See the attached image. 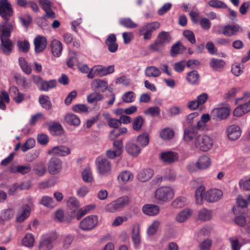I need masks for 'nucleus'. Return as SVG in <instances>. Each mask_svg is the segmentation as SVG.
Segmentation results:
<instances>
[{
    "label": "nucleus",
    "instance_id": "f257e3e1",
    "mask_svg": "<svg viewBox=\"0 0 250 250\" xmlns=\"http://www.w3.org/2000/svg\"><path fill=\"white\" fill-rule=\"evenodd\" d=\"M234 104L237 106L233 110V116L241 117L250 112V92L246 91L243 95L236 98Z\"/></svg>",
    "mask_w": 250,
    "mask_h": 250
},
{
    "label": "nucleus",
    "instance_id": "f03ea898",
    "mask_svg": "<svg viewBox=\"0 0 250 250\" xmlns=\"http://www.w3.org/2000/svg\"><path fill=\"white\" fill-rule=\"evenodd\" d=\"M214 140L208 135L202 134L197 136L192 145V148L194 150L202 152H208L213 147Z\"/></svg>",
    "mask_w": 250,
    "mask_h": 250
},
{
    "label": "nucleus",
    "instance_id": "7ed1b4c3",
    "mask_svg": "<svg viewBox=\"0 0 250 250\" xmlns=\"http://www.w3.org/2000/svg\"><path fill=\"white\" fill-rule=\"evenodd\" d=\"M174 195L173 188L169 186H161L156 189L154 193L156 200L164 203L170 201Z\"/></svg>",
    "mask_w": 250,
    "mask_h": 250
},
{
    "label": "nucleus",
    "instance_id": "20e7f679",
    "mask_svg": "<svg viewBox=\"0 0 250 250\" xmlns=\"http://www.w3.org/2000/svg\"><path fill=\"white\" fill-rule=\"evenodd\" d=\"M95 165L97 173L102 176H107L111 174L112 165L106 158L99 156L95 160Z\"/></svg>",
    "mask_w": 250,
    "mask_h": 250
},
{
    "label": "nucleus",
    "instance_id": "39448f33",
    "mask_svg": "<svg viewBox=\"0 0 250 250\" xmlns=\"http://www.w3.org/2000/svg\"><path fill=\"white\" fill-rule=\"evenodd\" d=\"M129 199L127 196H123L107 204L104 208L106 211L114 213L121 211L129 203Z\"/></svg>",
    "mask_w": 250,
    "mask_h": 250
},
{
    "label": "nucleus",
    "instance_id": "423d86ee",
    "mask_svg": "<svg viewBox=\"0 0 250 250\" xmlns=\"http://www.w3.org/2000/svg\"><path fill=\"white\" fill-rule=\"evenodd\" d=\"M115 71L114 65L104 66L101 65H95L93 67L87 75V77L92 79L95 76L103 77L113 73Z\"/></svg>",
    "mask_w": 250,
    "mask_h": 250
},
{
    "label": "nucleus",
    "instance_id": "0eeeda50",
    "mask_svg": "<svg viewBox=\"0 0 250 250\" xmlns=\"http://www.w3.org/2000/svg\"><path fill=\"white\" fill-rule=\"evenodd\" d=\"M99 222L98 217L96 215H88L79 223V228L84 231H91L95 228Z\"/></svg>",
    "mask_w": 250,
    "mask_h": 250
},
{
    "label": "nucleus",
    "instance_id": "6e6552de",
    "mask_svg": "<svg viewBox=\"0 0 250 250\" xmlns=\"http://www.w3.org/2000/svg\"><path fill=\"white\" fill-rule=\"evenodd\" d=\"M58 237L55 232H50L45 234L39 244V250H51L53 247L52 242Z\"/></svg>",
    "mask_w": 250,
    "mask_h": 250
},
{
    "label": "nucleus",
    "instance_id": "1a4fd4ad",
    "mask_svg": "<svg viewBox=\"0 0 250 250\" xmlns=\"http://www.w3.org/2000/svg\"><path fill=\"white\" fill-rule=\"evenodd\" d=\"M13 15V10L8 0H0V16L5 21H8Z\"/></svg>",
    "mask_w": 250,
    "mask_h": 250
},
{
    "label": "nucleus",
    "instance_id": "9d476101",
    "mask_svg": "<svg viewBox=\"0 0 250 250\" xmlns=\"http://www.w3.org/2000/svg\"><path fill=\"white\" fill-rule=\"evenodd\" d=\"M160 27V23L158 22H153L147 23L142 27L139 32L141 35L143 36L145 40L150 39L151 37V33Z\"/></svg>",
    "mask_w": 250,
    "mask_h": 250
},
{
    "label": "nucleus",
    "instance_id": "9b49d317",
    "mask_svg": "<svg viewBox=\"0 0 250 250\" xmlns=\"http://www.w3.org/2000/svg\"><path fill=\"white\" fill-rule=\"evenodd\" d=\"M48 171L51 175L59 173L62 169V161L58 158L52 157L48 163Z\"/></svg>",
    "mask_w": 250,
    "mask_h": 250
},
{
    "label": "nucleus",
    "instance_id": "f8f14e48",
    "mask_svg": "<svg viewBox=\"0 0 250 250\" xmlns=\"http://www.w3.org/2000/svg\"><path fill=\"white\" fill-rule=\"evenodd\" d=\"M230 108L229 106H218L211 111V114L214 118L220 120L228 118L230 114Z\"/></svg>",
    "mask_w": 250,
    "mask_h": 250
},
{
    "label": "nucleus",
    "instance_id": "ddd939ff",
    "mask_svg": "<svg viewBox=\"0 0 250 250\" xmlns=\"http://www.w3.org/2000/svg\"><path fill=\"white\" fill-rule=\"evenodd\" d=\"M223 196V191L218 188H211L207 190L206 201L208 203H216L220 200Z\"/></svg>",
    "mask_w": 250,
    "mask_h": 250
},
{
    "label": "nucleus",
    "instance_id": "4468645a",
    "mask_svg": "<svg viewBox=\"0 0 250 250\" xmlns=\"http://www.w3.org/2000/svg\"><path fill=\"white\" fill-rule=\"evenodd\" d=\"M160 159L165 164H171L178 160L179 155L177 153L174 151H163L160 154Z\"/></svg>",
    "mask_w": 250,
    "mask_h": 250
},
{
    "label": "nucleus",
    "instance_id": "2eb2a0df",
    "mask_svg": "<svg viewBox=\"0 0 250 250\" xmlns=\"http://www.w3.org/2000/svg\"><path fill=\"white\" fill-rule=\"evenodd\" d=\"M71 153L70 148L64 146H56L49 149L47 154L51 156H65Z\"/></svg>",
    "mask_w": 250,
    "mask_h": 250
},
{
    "label": "nucleus",
    "instance_id": "dca6fc26",
    "mask_svg": "<svg viewBox=\"0 0 250 250\" xmlns=\"http://www.w3.org/2000/svg\"><path fill=\"white\" fill-rule=\"evenodd\" d=\"M171 37L168 32L162 31L159 33L156 42L151 45V48L154 50L158 49L160 46L169 43Z\"/></svg>",
    "mask_w": 250,
    "mask_h": 250
},
{
    "label": "nucleus",
    "instance_id": "f3484780",
    "mask_svg": "<svg viewBox=\"0 0 250 250\" xmlns=\"http://www.w3.org/2000/svg\"><path fill=\"white\" fill-rule=\"evenodd\" d=\"M131 237L135 249H139L141 244V237L140 227L139 225L135 224L133 226Z\"/></svg>",
    "mask_w": 250,
    "mask_h": 250
},
{
    "label": "nucleus",
    "instance_id": "a211bd4d",
    "mask_svg": "<svg viewBox=\"0 0 250 250\" xmlns=\"http://www.w3.org/2000/svg\"><path fill=\"white\" fill-rule=\"evenodd\" d=\"M226 133L228 138L230 140L234 141L240 138L242 131L239 126L232 125L227 127Z\"/></svg>",
    "mask_w": 250,
    "mask_h": 250
},
{
    "label": "nucleus",
    "instance_id": "6ab92c4d",
    "mask_svg": "<svg viewBox=\"0 0 250 250\" xmlns=\"http://www.w3.org/2000/svg\"><path fill=\"white\" fill-rule=\"evenodd\" d=\"M207 195V190H206L205 188L203 186H200L197 188L195 191V202L197 205H202L204 202L206 201V196Z\"/></svg>",
    "mask_w": 250,
    "mask_h": 250
},
{
    "label": "nucleus",
    "instance_id": "aec40b11",
    "mask_svg": "<svg viewBox=\"0 0 250 250\" xmlns=\"http://www.w3.org/2000/svg\"><path fill=\"white\" fill-rule=\"evenodd\" d=\"M0 23V39H5L9 38L13 29L11 23L7 22Z\"/></svg>",
    "mask_w": 250,
    "mask_h": 250
},
{
    "label": "nucleus",
    "instance_id": "412c9836",
    "mask_svg": "<svg viewBox=\"0 0 250 250\" xmlns=\"http://www.w3.org/2000/svg\"><path fill=\"white\" fill-rule=\"evenodd\" d=\"M30 207L27 205L22 206L18 210L16 215V221L21 223L25 220L30 215Z\"/></svg>",
    "mask_w": 250,
    "mask_h": 250
},
{
    "label": "nucleus",
    "instance_id": "4be33fe9",
    "mask_svg": "<svg viewBox=\"0 0 250 250\" xmlns=\"http://www.w3.org/2000/svg\"><path fill=\"white\" fill-rule=\"evenodd\" d=\"M34 44L36 53H41L46 48L47 45L46 39L44 36H38L34 40Z\"/></svg>",
    "mask_w": 250,
    "mask_h": 250
},
{
    "label": "nucleus",
    "instance_id": "5701e85b",
    "mask_svg": "<svg viewBox=\"0 0 250 250\" xmlns=\"http://www.w3.org/2000/svg\"><path fill=\"white\" fill-rule=\"evenodd\" d=\"M242 31V28L238 24L227 25L222 29V33L226 36H232Z\"/></svg>",
    "mask_w": 250,
    "mask_h": 250
},
{
    "label": "nucleus",
    "instance_id": "b1692460",
    "mask_svg": "<svg viewBox=\"0 0 250 250\" xmlns=\"http://www.w3.org/2000/svg\"><path fill=\"white\" fill-rule=\"evenodd\" d=\"M125 150L128 154L134 157L138 156L141 152V147L131 141L125 144Z\"/></svg>",
    "mask_w": 250,
    "mask_h": 250
},
{
    "label": "nucleus",
    "instance_id": "393cba45",
    "mask_svg": "<svg viewBox=\"0 0 250 250\" xmlns=\"http://www.w3.org/2000/svg\"><path fill=\"white\" fill-rule=\"evenodd\" d=\"M0 50L5 55H9L13 50V43L9 38L0 39Z\"/></svg>",
    "mask_w": 250,
    "mask_h": 250
},
{
    "label": "nucleus",
    "instance_id": "a878e982",
    "mask_svg": "<svg viewBox=\"0 0 250 250\" xmlns=\"http://www.w3.org/2000/svg\"><path fill=\"white\" fill-rule=\"evenodd\" d=\"M211 165V160L209 157L203 155L199 157L195 166L200 170L208 169Z\"/></svg>",
    "mask_w": 250,
    "mask_h": 250
},
{
    "label": "nucleus",
    "instance_id": "bb28decb",
    "mask_svg": "<svg viewBox=\"0 0 250 250\" xmlns=\"http://www.w3.org/2000/svg\"><path fill=\"white\" fill-rule=\"evenodd\" d=\"M64 123L68 125L77 127L81 124V120L79 117L73 113H67L63 118Z\"/></svg>",
    "mask_w": 250,
    "mask_h": 250
},
{
    "label": "nucleus",
    "instance_id": "cd10ccee",
    "mask_svg": "<svg viewBox=\"0 0 250 250\" xmlns=\"http://www.w3.org/2000/svg\"><path fill=\"white\" fill-rule=\"evenodd\" d=\"M105 43L109 52L114 53L118 50V45L116 42V37L114 34L109 35L105 40Z\"/></svg>",
    "mask_w": 250,
    "mask_h": 250
},
{
    "label": "nucleus",
    "instance_id": "c85d7f7f",
    "mask_svg": "<svg viewBox=\"0 0 250 250\" xmlns=\"http://www.w3.org/2000/svg\"><path fill=\"white\" fill-rule=\"evenodd\" d=\"M192 212V209L186 208L177 214L175 220L178 223H184L191 216Z\"/></svg>",
    "mask_w": 250,
    "mask_h": 250
},
{
    "label": "nucleus",
    "instance_id": "c756f323",
    "mask_svg": "<svg viewBox=\"0 0 250 250\" xmlns=\"http://www.w3.org/2000/svg\"><path fill=\"white\" fill-rule=\"evenodd\" d=\"M213 211L211 209L204 208L198 211V218L202 221L210 220L213 216Z\"/></svg>",
    "mask_w": 250,
    "mask_h": 250
},
{
    "label": "nucleus",
    "instance_id": "7c9ffc66",
    "mask_svg": "<svg viewBox=\"0 0 250 250\" xmlns=\"http://www.w3.org/2000/svg\"><path fill=\"white\" fill-rule=\"evenodd\" d=\"M9 93L11 97L16 103L20 104L23 101L24 94L20 93L16 87H11L9 89Z\"/></svg>",
    "mask_w": 250,
    "mask_h": 250
},
{
    "label": "nucleus",
    "instance_id": "2f4dec72",
    "mask_svg": "<svg viewBox=\"0 0 250 250\" xmlns=\"http://www.w3.org/2000/svg\"><path fill=\"white\" fill-rule=\"evenodd\" d=\"M35 243V239L34 236L31 233H26L21 241V245L28 248L33 247Z\"/></svg>",
    "mask_w": 250,
    "mask_h": 250
},
{
    "label": "nucleus",
    "instance_id": "473e14b6",
    "mask_svg": "<svg viewBox=\"0 0 250 250\" xmlns=\"http://www.w3.org/2000/svg\"><path fill=\"white\" fill-rule=\"evenodd\" d=\"M195 127L196 125L185 129L183 138L185 141L189 142L193 138L197 137L198 129Z\"/></svg>",
    "mask_w": 250,
    "mask_h": 250
},
{
    "label": "nucleus",
    "instance_id": "72a5a7b5",
    "mask_svg": "<svg viewBox=\"0 0 250 250\" xmlns=\"http://www.w3.org/2000/svg\"><path fill=\"white\" fill-rule=\"evenodd\" d=\"M91 87L93 90L100 89L101 91L104 92L107 89L108 84L105 81L95 79L92 82Z\"/></svg>",
    "mask_w": 250,
    "mask_h": 250
},
{
    "label": "nucleus",
    "instance_id": "f704fd0d",
    "mask_svg": "<svg viewBox=\"0 0 250 250\" xmlns=\"http://www.w3.org/2000/svg\"><path fill=\"white\" fill-rule=\"evenodd\" d=\"M160 209L158 206L152 205L147 204L143 206V212L149 216H154L159 212Z\"/></svg>",
    "mask_w": 250,
    "mask_h": 250
},
{
    "label": "nucleus",
    "instance_id": "c9c22d12",
    "mask_svg": "<svg viewBox=\"0 0 250 250\" xmlns=\"http://www.w3.org/2000/svg\"><path fill=\"white\" fill-rule=\"evenodd\" d=\"M51 51L53 55L57 57L61 56L62 50V43L57 40H54L51 43Z\"/></svg>",
    "mask_w": 250,
    "mask_h": 250
},
{
    "label": "nucleus",
    "instance_id": "e433bc0d",
    "mask_svg": "<svg viewBox=\"0 0 250 250\" xmlns=\"http://www.w3.org/2000/svg\"><path fill=\"white\" fill-rule=\"evenodd\" d=\"M153 175V171L150 168L145 169L141 171L138 175L139 180L145 182L150 179Z\"/></svg>",
    "mask_w": 250,
    "mask_h": 250
},
{
    "label": "nucleus",
    "instance_id": "4c0bfd02",
    "mask_svg": "<svg viewBox=\"0 0 250 250\" xmlns=\"http://www.w3.org/2000/svg\"><path fill=\"white\" fill-rule=\"evenodd\" d=\"M161 222L158 220H155L148 226L146 233L148 236H151L156 233L160 226Z\"/></svg>",
    "mask_w": 250,
    "mask_h": 250
},
{
    "label": "nucleus",
    "instance_id": "58836bf2",
    "mask_svg": "<svg viewBox=\"0 0 250 250\" xmlns=\"http://www.w3.org/2000/svg\"><path fill=\"white\" fill-rule=\"evenodd\" d=\"M82 178L83 180L85 183H91L94 182V178L90 167H85L83 170L82 172Z\"/></svg>",
    "mask_w": 250,
    "mask_h": 250
},
{
    "label": "nucleus",
    "instance_id": "ea45409f",
    "mask_svg": "<svg viewBox=\"0 0 250 250\" xmlns=\"http://www.w3.org/2000/svg\"><path fill=\"white\" fill-rule=\"evenodd\" d=\"M103 98L104 96L102 94L99 92H94L87 95L86 100L88 103L93 104L102 101Z\"/></svg>",
    "mask_w": 250,
    "mask_h": 250
},
{
    "label": "nucleus",
    "instance_id": "a19ab883",
    "mask_svg": "<svg viewBox=\"0 0 250 250\" xmlns=\"http://www.w3.org/2000/svg\"><path fill=\"white\" fill-rule=\"evenodd\" d=\"M211 117L209 114L205 113L202 115L200 120L197 122L196 127L198 130H203L206 126V124L210 120Z\"/></svg>",
    "mask_w": 250,
    "mask_h": 250
},
{
    "label": "nucleus",
    "instance_id": "79ce46f5",
    "mask_svg": "<svg viewBox=\"0 0 250 250\" xmlns=\"http://www.w3.org/2000/svg\"><path fill=\"white\" fill-rule=\"evenodd\" d=\"M209 65L213 69L220 71L225 66L226 62L223 60L213 58L211 59Z\"/></svg>",
    "mask_w": 250,
    "mask_h": 250
},
{
    "label": "nucleus",
    "instance_id": "37998d69",
    "mask_svg": "<svg viewBox=\"0 0 250 250\" xmlns=\"http://www.w3.org/2000/svg\"><path fill=\"white\" fill-rule=\"evenodd\" d=\"M136 141L139 144L141 147L146 146L149 142V135L147 132H144L139 135Z\"/></svg>",
    "mask_w": 250,
    "mask_h": 250
},
{
    "label": "nucleus",
    "instance_id": "c03bdc74",
    "mask_svg": "<svg viewBox=\"0 0 250 250\" xmlns=\"http://www.w3.org/2000/svg\"><path fill=\"white\" fill-rule=\"evenodd\" d=\"M174 130L169 127H166L162 129L159 133L160 137L164 140H169L174 136Z\"/></svg>",
    "mask_w": 250,
    "mask_h": 250
},
{
    "label": "nucleus",
    "instance_id": "a18cd8bd",
    "mask_svg": "<svg viewBox=\"0 0 250 250\" xmlns=\"http://www.w3.org/2000/svg\"><path fill=\"white\" fill-rule=\"evenodd\" d=\"M199 113L197 112H192L186 116V119L184 122L185 126H192L195 123L198 121Z\"/></svg>",
    "mask_w": 250,
    "mask_h": 250
},
{
    "label": "nucleus",
    "instance_id": "49530a36",
    "mask_svg": "<svg viewBox=\"0 0 250 250\" xmlns=\"http://www.w3.org/2000/svg\"><path fill=\"white\" fill-rule=\"evenodd\" d=\"M86 213H87L83 207L78 210L71 209L68 212V215L71 218L76 217L77 220H80Z\"/></svg>",
    "mask_w": 250,
    "mask_h": 250
},
{
    "label": "nucleus",
    "instance_id": "de8ad7c7",
    "mask_svg": "<svg viewBox=\"0 0 250 250\" xmlns=\"http://www.w3.org/2000/svg\"><path fill=\"white\" fill-rule=\"evenodd\" d=\"M33 170L35 174L39 177L43 176L46 172L45 164L42 162L35 164L33 167Z\"/></svg>",
    "mask_w": 250,
    "mask_h": 250
},
{
    "label": "nucleus",
    "instance_id": "09e8293b",
    "mask_svg": "<svg viewBox=\"0 0 250 250\" xmlns=\"http://www.w3.org/2000/svg\"><path fill=\"white\" fill-rule=\"evenodd\" d=\"M186 79L190 84H196L199 81V75L196 71L193 70L187 74Z\"/></svg>",
    "mask_w": 250,
    "mask_h": 250
},
{
    "label": "nucleus",
    "instance_id": "8fccbe9b",
    "mask_svg": "<svg viewBox=\"0 0 250 250\" xmlns=\"http://www.w3.org/2000/svg\"><path fill=\"white\" fill-rule=\"evenodd\" d=\"M118 180L121 183H126L129 181L132 180L133 175L131 172L127 170L121 172L118 176Z\"/></svg>",
    "mask_w": 250,
    "mask_h": 250
},
{
    "label": "nucleus",
    "instance_id": "3c124183",
    "mask_svg": "<svg viewBox=\"0 0 250 250\" xmlns=\"http://www.w3.org/2000/svg\"><path fill=\"white\" fill-rule=\"evenodd\" d=\"M161 74L160 70L154 66L147 67L145 70V74L148 77H158Z\"/></svg>",
    "mask_w": 250,
    "mask_h": 250
},
{
    "label": "nucleus",
    "instance_id": "603ef678",
    "mask_svg": "<svg viewBox=\"0 0 250 250\" xmlns=\"http://www.w3.org/2000/svg\"><path fill=\"white\" fill-rule=\"evenodd\" d=\"M186 50V48L178 42L172 46L170 54L172 56L174 57L177 54L183 53Z\"/></svg>",
    "mask_w": 250,
    "mask_h": 250
},
{
    "label": "nucleus",
    "instance_id": "864d4df0",
    "mask_svg": "<svg viewBox=\"0 0 250 250\" xmlns=\"http://www.w3.org/2000/svg\"><path fill=\"white\" fill-rule=\"evenodd\" d=\"M74 240V236L72 234H65L62 236V247L65 249L69 248Z\"/></svg>",
    "mask_w": 250,
    "mask_h": 250
},
{
    "label": "nucleus",
    "instance_id": "5fc2aeb1",
    "mask_svg": "<svg viewBox=\"0 0 250 250\" xmlns=\"http://www.w3.org/2000/svg\"><path fill=\"white\" fill-rule=\"evenodd\" d=\"M57 84L55 80H51L49 81H43L42 85L39 87V89L42 91H47L50 89L54 88Z\"/></svg>",
    "mask_w": 250,
    "mask_h": 250
},
{
    "label": "nucleus",
    "instance_id": "6e6d98bb",
    "mask_svg": "<svg viewBox=\"0 0 250 250\" xmlns=\"http://www.w3.org/2000/svg\"><path fill=\"white\" fill-rule=\"evenodd\" d=\"M239 186L241 189L250 191V175L240 179L239 181Z\"/></svg>",
    "mask_w": 250,
    "mask_h": 250
},
{
    "label": "nucleus",
    "instance_id": "4d7b16f0",
    "mask_svg": "<svg viewBox=\"0 0 250 250\" xmlns=\"http://www.w3.org/2000/svg\"><path fill=\"white\" fill-rule=\"evenodd\" d=\"M40 203L43 206L49 208H52L55 206L53 198L48 196H42Z\"/></svg>",
    "mask_w": 250,
    "mask_h": 250
},
{
    "label": "nucleus",
    "instance_id": "13d9d810",
    "mask_svg": "<svg viewBox=\"0 0 250 250\" xmlns=\"http://www.w3.org/2000/svg\"><path fill=\"white\" fill-rule=\"evenodd\" d=\"M39 102L41 106L44 108L49 109L51 107L49 97L47 95H41L39 98Z\"/></svg>",
    "mask_w": 250,
    "mask_h": 250
},
{
    "label": "nucleus",
    "instance_id": "bf43d9fd",
    "mask_svg": "<svg viewBox=\"0 0 250 250\" xmlns=\"http://www.w3.org/2000/svg\"><path fill=\"white\" fill-rule=\"evenodd\" d=\"M9 102V97L8 94L4 91H2L0 94V109L5 110L6 105L4 103Z\"/></svg>",
    "mask_w": 250,
    "mask_h": 250
},
{
    "label": "nucleus",
    "instance_id": "052dcab7",
    "mask_svg": "<svg viewBox=\"0 0 250 250\" xmlns=\"http://www.w3.org/2000/svg\"><path fill=\"white\" fill-rule=\"evenodd\" d=\"M188 204L187 199L184 197L176 198L172 203V205L175 208H181Z\"/></svg>",
    "mask_w": 250,
    "mask_h": 250
},
{
    "label": "nucleus",
    "instance_id": "680f3d73",
    "mask_svg": "<svg viewBox=\"0 0 250 250\" xmlns=\"http://www.w3.org/2000/svg\"><path fill=\"white\" fill-rule=\"evenodd\" d=\"M244 68L243 65L235 63L232 65L231 70L234 75L239 76L243 73Z\"/></svg>",
    "mask_w": 250,
    "mask_h": 250
},
{
    "label": "nucleus",
    "instance_id": "e2e57ef3",
    "mask_svg": "<svg viewBox=\"0 0 250 250\" xmlns=\"http://www.w3.org/2000/svg\"><path fill=\"white\" fill-rule=\"evenodd\" d=\"M229 241L230 243L231 250H240L241 248L244 245L237 238H230Z\"/></svg>",
    "mask_w": 250,
    "mask_h": 250
},
{
    "label": "nucleus",
    "instance_id": "0e129e2a",
    "mask_svg": "<svg viewBox=\"0 0 250 250\" xmlns=\"http://www.w3.org/2000/svg\"><path fill=\"white\" fill-rule=\"evenodd\" d=\"M72 110L79 113H87L88 108L86 105L84 104H77L72 106Z\"/></svg>",
    "mask_w": 250,
    "mask_h": 250
},
{
    "label": "nucleus",
    "instance_id": "69168bd1",
    "mask_svg": "<svg viewBox=\"0 0 250 250\" xmlns=\"http://www.w3.org/2000/svg\"><path fill=\"white\" fill-rule=\"evenodd\" d=\"M121 24L127 28H135L137 26V24L134 22L129 18H124L120 20Z\"/></svg>",
    "mask_w": 250,
    "mask_h": 250
},
{
    "label": "nucleus",
    "instance_id": "338daca9",
    "mask_svg": "<svg viewBox=\"0 0 250 250\" xmlns=\"http://www.w3.org/2000/svg\"><path fill=\"white\" fill-rule=\"evenodd\" d=\"M35 140L34 139L30 138L26 140L25 143L21 146V148L23 152L32 148L35 145Z\"/></svg>",
    "mask_w": 250,
    "mask_h": 250
},
{
    "label": "nucleus",
    "instance_id": "774afa93",
    "mask_svg": "<svg viewBox=\"0 0 250 250\" xmlns=\"http://www.w3.org/2000/svg\"><path fill=\"white\" fill-rule=\"evenodd\" d=\"M240 87H233L229 89L225 94V98L227 100L235 97L240 91Z\"/></svg>",
    "mask_w": 250,
    "mask_h": 250
}]
</instances>
